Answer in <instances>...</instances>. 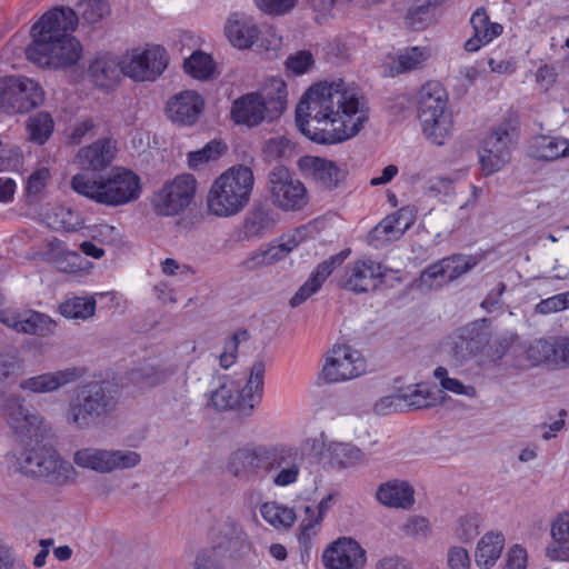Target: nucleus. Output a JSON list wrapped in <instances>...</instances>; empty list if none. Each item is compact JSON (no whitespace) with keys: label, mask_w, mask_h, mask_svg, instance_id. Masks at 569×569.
Returning a JSON list of instances; mask_svg holds the SVG:
<instances>
[{"label":"nucleus","mask_w":569,"mask_h":569,"mask_svg":"<svg viewBox=\"0 0 569 569\" xmlns=\"http://www.w3.org/2000/svg\"><path fill=\"white\" fill-rule=\"evenodd\" d=\"M120 391L109 381H90L77 387L66 411L67 422L89 429L111 417L119 405Z\"/></svg>","instance_id":"nucleus-4"},{"label":"nucleus","mask_w":569,"mask_h":569,"mask_svg":"<svg viewBox=\"0 0 569 569\" xmlns=\"http://www.w3.org/2000/svg\"><path fill=\"white\" fill-rule=\"evenodd\" d=\"M257 7L270 14H283L291 10L298 0H254Z\"/></svg>","instance_id":"nucleus-60"},{"label":"nucleus","mask_w":569,"mask_h":569,"mask_svg":"<svg viewBox=\"0 0 569 569\" xmlns=\"http://www.w3.org/2000/svg\"><path fill=\"white\" fill-rule=\"evenodd\" d=\"M562 146L563 142L560 138L538 136L530 142L529 154L539 160L553 161L562 158Z\"/></svg>","instance_id":"nucleus-40"},{"label":"nucleus","mask_w":569,"mask_h":569,"mask_svg":"<svg viewBox=\"0 0 569 569\" xmlns=\"http://www.w3.org/2000/svg\"><path fill=\"white\" fill-rule=\"evenodd\" d=\"M453 183L450 177H436L427 182V189L433 196L450 197L453 194Z\"/></svg>","instance_id":"nucleus-61"},{"label":"nucleus","mask_w":569,"mask_h":569,"mask_svg":"<svg viewBox=\"0 0 569 569\" xmlns=\"http://www.w3.org/2000/svg\"><path fill=\"white\" fill-rule=\"evenodd\" d=\"M266 365L257 359L250 368L249 379L242 389L233 382L223 383L210 395V405L217 410H234L240 417H249L261 402Z\"/></svg>","instance_id":"nucleus-9"},{"label":"nucleus","mask_w":569,"mask_h":569,"mask_svg":"<svg viewBox=\"0 0 569 569\" xmlns=\"http://www.w3.org/2000/svg\"><path fill=\"white\" fill-rule=\"evenodd\" d=\"M172 373L168 367L148 361L131 369L128 379L140 389H147L164 383Z\"/></svg>","instance_id":"nucleus-32"},{"label":"nucleus","mask_w":569,"mask_h":569,"mask_svg":"<svg viewBox=\"0 0 569 569\" xmlns=\"http://www.w3.org/2000/svg\"><path fill=\"white\" fill-rule=\"evenodd\" d=\"M261 517L272 527L280 529L290 528L296 521L293 509L276 501L264 502L260 507Z\"/></svg>","instance_id":"nucleus-43"},{"label":"nucleus","mask_w":569,"mask_h":569,"mask_svg":"<svg viewBox=\"0 0 569 569\" xmlns=\"http://www.w3.org/2000/svg\"><path fill=\"white\" fill-rule=\"evenodd\" d=\"M555 347L553 369L569 367V338H556Z\"/></svg>","instance_id":"nucleus-63"},{"label":"nucleus","mask_w":569,"mask_h":569,"mask_svg":"<svg viewBox=\"0 0 569 569\" xmlns=\"http://www.w3.org/2000/svg\"><path fill=\"white\" fill-rule=\"evenodd\" d=\"M368 120L363 97L342 81L310 87L296 108V123L311 141L335 144L351 139Z\"/></svg>","instance_id":"nucleus-1"},{"label":"nucleus","mask_w":569,"mask_h":569,"mask_svg":"<svg viewBox=\"0 0 569 569\" xmlns=\"http://www.w3.org/2000/svg\"><path fill=\"white\" fill-rule=\"evenodd\" d=\"M204 108L202 97L192 90H186L173 96L167 103L168 118L181 126H192L197 122Z\"/></svg>","instance_id":"nucleus-24"},{"label":"nucleus","mask_w":569,"mask_h":569,"mask_svg":"<svg viewBox=\"0 0 569 569\" xmlns=\"http://www.w3.org/2000/svg\"><path fill=\"white\" fill-rule=\"evenodd\" d=\"M413 493V488L407 481L391 480L379 486L376 497L383 506L410 509L415 502Z\"/></svg>","instance_id":"nucleus-30"},{"label":"nucleus","mask_w":569,"mask_h":569,"mask_svg":"<svg viewBox=\"0 0 569 569\" xmlns=\"http://www.w3.org/2000/svg\"><path fill=\"white\" fill-rule=\"evenodd\" d=\"M365 371L363 360L358 351L342 345L335 346L326 358L321 378L328 382H340L353 379Z\"/></svg>","instance_id":"nucleus-20"},{"label":"nucleus","mask_w":569,"mask_h":569,"mask_svg":"<svg viewBox=\"0 0 569 569\" xmlns=\"http://www.w3.org/2000/svg\"><path fill=\"white\" fill-rule=\"evenodd\" d=\"M227 147L220 141L212 140L208 142L202 149L191 151L188 153V164L190 168L196 169L202 163L218 159L224 153Z\"/></svg>","instance_id":"nucleus-48"},{"label":"nucleus","mask_w":569,"mask_h":569,"mask_svg":"<svg viewBox=\"0 0 569 569\" xmlns=\"http://www.w3.org/2000/svg\"><path fill=\"white\" fill-rule=\"evenodd\" d=\"M89 74L96 86L110 88L124 76V60L111 54L98 56L89 66Z\"/></svg>","instance_id":"nucleus-29"},{"label":"nucleus","mask_w":569,"mask_h":569,"mask_svg":"<svg viewBox=\"0 0 569 569\" xmlns=\"http://www.w3.org/2000/svg\"><path fill=\"white\" fill-rule=\"evenodd\" d=\"M360 449L350 443L330 442L325 447L321 459L335 468H349L361 461Z\"/></svg>","instance_id":"nucleus-34"},{"label":"nucleus","mask_w":569,"mask_h":569,"mask_svg":"<svg viewBox=\"0 0 569 569\" xmlns=\"http://www.w3.org/2000/svg\"><path fill=\"white\" fill-rule=\"evenodd\" d=\"M303 457L295 447L284 445L269 446L266 467V479L269 478L276 487H288L297 482Z\"/></svg>","instance_id":"nucleus-15"},{"label":"nucleus","mask_w":569,"mask_h":569,"mask_svg":"<svg viewBox=\"0 0 569 569\" xmlns=\"http://www.w3.org/2000/svg\"><path fill=\"white\" fill-rule=\"evenodd\" d=\"M491 331L487 319L476 320L458 328L451 336V355L463 362L476 357L489 343Z\"/></svg>","instance_id":"nucleus-17"},{"label":"nucleus","mask_w":569,"mask_h":569,"mask_svg":"<svg viewBox=\"0 0 569 569\" xmlns=\"http://www.w3.org/2000/svg\"><path fill=\"white\" fill-rule=\"evenodd\" d=\"M86 371L80 367H69L62 370L44 372L20 381L19 388L31 393H51L60 388L78 381Z\"/></svg>","instance_id":"nucleus-22"},{"label":"nucleus","mask_w":569,"mask_h":569,"mask_svg":"<svg viewBox=\"0 0 569 569\" xmlns=\"http://www.w3.org/2000/svg\"><path fill=\"white\" fill-rule=\"evenodd\" d=\"M268 453L269 446H244L230 455L227 469L240 480H264Z\"/></svg>","instance_id":"nucleus-19"},{"label":"nucleus","mask_w":569,"mask_h":569,"mask_svg":"<svg viewBox=\"0 0 569 569\" xmlns=\"http://www.w3.org/2000/svg\"><path fill=\"white\" fill-rule=\"evenodd\" d=\"M22 363L16 351L0 352V397L4 395L7 381L19 375Z\"/></svg>","instance_id":"nucleus-50"},{"label":"nucleus","mask_w":569,"mask_h":569,"mask_svg":"<svg viewBox=\"0 0 569 569\" xmlns=\"http://www.w3.org/2000/svg\"><path fill=\"white\" fill-rule=\"evenodd\" d=\"M306 518L300 525L299 542L306 550L311 547V540L317 535V528L320 522L313 518L315 509L312 506L305 507Z\"/></svg>","instance_id":"nucleus-54"},{"label":"nucleus","mask_w":569,"mask_h":569,"mask_svg":"<svg viewBox=\"0 0 569 569\" xmlns=\"http://www.w3.org/2000/svg\"><path fill=\"white\" fill-rule=\"evenodd\" d=\"M315 64V59L310 51L301 50L290 54L286 60L287 70L295 76H301L308 72Z\"/></svg>","instance_id":"nucleus-55"},{"label":"nucleus","mask_w":569,"mask_h":569,"mask_svg":"<svg viewBox=\"0 0 569 569\" xmlns=\"http://www.w3.org/2000/svg\"><path fill=\"white\" fill-rule=\"evenodd\" d=\"M277 222V213L268 201H256L243 220L246 239L262 237Z\"/></svg>","instance_id":"nucleus-27"},{"label":"nucleus","mask_w":569,"mask_h":569,"mask_svg":"<svg viewBox=\"0 0 569 569\" xmlns=\"http://www.w3.org/2000/svg\"><path fill=\"white\" fill-rule=\"evenodd\" d=\"M211 550L223 558L244 559L252 551V542L240 522L231 517H224L216 521L210 531Z\"/></svg>","instance_id":"nucleus-11"},{"label":"nucleus","mask_w":569,"mask_h":569,"mask_svg":"<svg viewBox=\"0 0 569 569\" xmlns=\"http://www.w3.org/2000/svg\"><path fill=\"white\" fill-rule=\"evenodd\" d=\"M418 118L426 138L442 146L452 136V113L448 107V94L438 81L425 83L417 98Z\"/></svg>","instance_id":"nucleus-8"},{"label":"nucleus","mask_w":569,"mask_h":569,"mask_svg":"<svg viewBox=\"0 0 569 569\" xmlns=\"http://www.w3.org/2000/svg\"><path fill=\"white\" fill-rule=\"evenodd\" d=\"M567 307H569V291L541 300L536 310L539 313L547 315L565 310Z\"/></svg>","instance_id":"nucleus-59"},{"label":"nucleus","mask_w":569,"mask_h":569,"mask_svg":"<svg viewBox=\"0 0 569 569\" xmlns=\"http://www.w3.org/2000/svg\"><path fill=\"white\" fill-rule=\"evenodd\" d=\"M109 450L100 448H82L74 452L73 462L83 469L99 473H109Z\"/></svg>","instance_id":"nucleus-38"},{"label":"nucleus","mask_w":569,"mask_h":569,"mask_svg":"<svg viewBox=\"0 0 569 569\" xmlns=\"http://www.w3.org/2000/svg\"><path fill=\"white\" fill-rule=\"evenodd\" d=\"M445 0H408L405 24L411 30H423L432 21L435 10Z\"/></svg>","instance_id":"nucleus-33"},{"label":"nucleus","mask_w":569,"mask_h":569,"mask_svg":"<svg viewBox=\"0 0 569 569\" xmlns=\"http://www.w3.org/2000/svg\"><path fill=\"white\" fill-rule=\"evenodd\" d=\"M448 566L450 569H469L470 558L462 547H452L448 551Z\"/></svg>","instance_id":"nucleus-64"},{"label":"nucleus","mask_w":569,"mask_h":569,"mask_svg":"<svg viewBox=\"0 0 569 569\" xmlns=\"http://www.w3.org/2000/svg\"><path fill=\"white\" fill-rule=\"evenodd\" d=\"M433 377L439 381L443 390L450 391L456 395H463L470 398L476 396V388L473 386H466L456 378L448 376L447 368L439 366L433 371Z\"/></svg>","instance_id":"nucleus-49"},{"label":"nucleus","mask_w":569,"mask_h":569,"mask_svg":"<svg viewBox=\"0 0 569 569\" xmlns=\"http://www.w3.org/2000/svg\"><path fill=\"white\" fill-rule=\"evenodd\" d=\"M513 143L512 133L503 126L493 129L483 140L482 147L488 150H493L500 153L496 157V163L500 161H509L510 150Z\"/></svg>","instance_id":"nucleus-44"},{"label":"nucleus","mask_w":569,"mask_h":569,"mask_svg":"<svg viewBox=\"0 0 569 569\" xmlns=\"http://www.w3.org/2000/svg\"><path fill=\"white\" fill-rule=\"evenodd\" d=\"M6 421L13 433L22 441H34V446L24 449L11 459L10 469L27 476L44 478L48 482L61 485L69 478L71 466L63 461L50 446L41 445L47 432L44 419L22 405L19 396L8 395L2 400Z\"/></svg>","instance_id":"nucleus-2"},{"label":"nucleus","mask_w":569,"mask_h":569,"mask_svg":"<svg viewBox=\"0 0 569 569\" xmlns=\"http://www.w3.org/2000/svg\"><path fill=\"white\" fill-rule=\"evenodd\" d=\"M550 535L553 543L547 547L550 560L569 561V512L565 511L552 521Z\"/></svg>","instance_id":"nucleus-31"},{"label":"nucleus","mask_w":569,"mask_h":569,"mask_svg":"<svg viewBox=\"0 0 569 569\" xmlns=\"http://www.w3.org/2000/svg\"><path fill=\"white\" fill-rule=\"evenodd\" d=\"M412 218L405 209L387 216L379 224L391 242L401 238V236L411 227Z\"/></svg>","instance_id":"nucleus-47"},{"label":"nucleus","mask_w":569,"mask_h":569,"mask_svg":"<svg viewBox=\"0 0 569 569\" xmlns=\"http://www.w3.org/2000/svg\"><path fill=\"white\" fill-rule=\"evenodd\" d=\"M26 130L29 141L42 146L54 131L53 118L47 111H39L28 118Z\"/></svg>","instance_id":"nucleus-37"},{"label":"nucleus","mask_w":569,"mask_h":569,"mask_svg":"<svg viewBox=\"0 0 569 569\" xmlns=\"http://www.w3.org/2000/svg\"><path fill=\"white\" fill-rule=\"evenodd\" d=\"M197 181L192 174H181L166 183L152 199V206L159 216H176L191 203Z\"/></svg>","instance_id":"nucleus-14"},{"label":"nucleus","mask_w":569,"mask_h":569,"mask_svg":"<svg viewBox=\"0 0 569 569\" xmlns=\"http://www.w3.org/2000/svg\"><path fill=\"white\" fill-rule=\"evenodd\" d=\"M71 188L79 194L108 207H119L136 201L141 194V180L133 171L114 168L107 176L91 178L77 173Z\"/></svg>","instance_id":"nucleus-5"},{"label":"nucleus","mask_w":569,"mask_h":569,"mask_svg":"<svg viewBox=\"0 0 569 569\" xmlns=\"http://www.w3.org/2000/svg\"><path fill=\"white\" fill-rule=\"evenodd\" d=\"M446 399L442 390H431L428 387L417 386L415 389H408L407 392L396 393L381 398L375 405V411L378 415H389L391 412L406 411L408 409H425L435 407Z\"/></svg>","instance_id":"nucleus-16"},{"label":"nucleus","mask_w":569,"mask_h":569,"mask_svg":"<svg viewBox=\"0 0 569 569\" xmlns=\"http://www.w3.org/2000/svg\"><path fill=\"white\" fill-rule=\"evenodd\" d=\"M224 33L233 47L247 49L258 39L259 29L251 17L232 13L224 26Z\"/></svg>","instance_id":"nucleus-28"},{"label":"nucleus","mask_w":569,"mask_h":569,"mask_svg":"<svg viewBox=\"0 0 569 569\" xmlns=\"http://www.w3.org/2000/svg\"><path fill=\"white\" fill-rule=\"evenodd\" d=\"M117 152V141L112 138H101L90 146L81 148L77 153V162L87 171H102L108 168Z\"/></svg>","instance_id":"nucleus-25"},{"label":"nucleus","mask_w":569,"mask_h":569,"mask_svg":"<svg viewBox=\"0 0 569 569\" xmlns=\"http://www.w3.org/2000/svg\"><path fill=\"white\" fill-rule=\"evenodd\" d=\"M248 336L247 331L233 333L224 345V351L219 356L220 366L223 369L231 367L236 360V353L238 350L240 337L246 339Z\"/></svg>","instance_id":"nucleus-58"},{"label":"nucleus","mask_w":569,"mask_h":569,"mask_svg":"<svg viewBox=\"0 0 569 569\" xmlns=\"http://www.w3.org/2000/svg\"><path fill=\"white\" fill-rule=\"evenodd\" d=\"M321 286L318 281L312 278H308L307 281L298 289V291L290 299L291 307H298L307 301L312 295L320 290Z\"/></svg>","instance_id":"nucleus-62"},{"label":"nucleus","mask_w":569,"mask_h":569,"mask_svg":"<svg viewBox=\"0 0 569 569\" xmlns=\"http://www.w3.org/2000/svg\"><path fill=\"white\" fill-rule=\"evenodd\" d=\"M140 455L132 450H109V472L117 469L133 468L140 462Z\"/></svg>","instance_id":"nucleus-52"},{"label":"nucleus","mask_w":569,"mask_h":569,"mask_svg":"<svg viewBox=\"0 0 569 569\" xmlns=\"http://www.w3.org/2000/svg\"><path fill=\"white\" fill-rule=\"evenodd\" d=\"M78 11L88 23H97L110 13L107 0H82L78 3Z\"/></svg>","instance_id":"nucleus-51"},{"label":"nucleus","mask_w":569,"mask_h":569,"mask_svg":"<svg viewBox=\"0 0 569 569\" xmlns=\"http://www.w3.org/2000/svg\"><path fill=\"white\" fill-rule=\"evenodd\" d=\"M287 84L272 78L261 92H250L234 100L231 117L236 123L254 127L278 119L287 108Z\"/></svg>","instance_id":"nucleus-7"},{"label":"nucleus","mask_w":569,"mask_h":569,"mask_svg":"<svg viewBox=\"0 0 569 569\" xmlns=\"http://www.w3.org/2000/svg\"><path fill=\"white\" fill-rule=\"evenodd\" d=\"M322 560L327 569H360L363 567L365 550L350 538H340L323 552Z\"/></svg>","instance_id":"nucleus-23"},{"label":"nucleus","mask_w":569,"mask_h":569,"mask_svg":"<svg viewBox=\"0 0 569 569\" xmlns=\"http://www.w3.org/2000/svg\"><path fill=\"white\" fill-rule=\"evenodd\" d=\"M78 14L71 8L59 7L46 12L31 28L32 42L26 49L29 61L41 68L74 66L82 53L81 43L71 36Z\"/></svg>","instance_id":"nucleus-3"},{"label":"nucleus","mask_w":569,"mask_h":569,"mask_svg":"<svg viewBox=\"0 0 569 569\" xmlns=\"http://www.w3.org/2000/svg\"><path fill=\"white\" fill-rule=\"evenodd\" d=\"M480 260V256L461 253L442 258L422 271L421 282L430 288L433 287V281H437L439 286L452 282L472 270Z\"/></svg>","instance_id":"nucleus-21"},{"label":"nucleus","mask_w":569,"mask_h":569,"mask_svg":"<svg viewBox=\"0 0 569 569\" xmlns=\"http://www.w3.org/2000/svg\"><path fill=\"white\" fill-rule=\"evenodd\" d=\"M20 318L18 333L46 337L52 333L56 327L54 321L50 317L34 310H22Z\"/></svg>","instance_id":"nucleus-36"},{"label":"nucleus","mask_w":569,"mask_h":569,"mask_svg":"<svg viewBox=\"0 0 569 569\" xmlns=\"http://www.w3.org/2000/svg\"><path fill=\"white\" fill-rule=\"evenodd\" d=\"M555 348V338L537 339L525 349L526 360L531 367L546 365L553 369Z\"/></svg>","instance_id":"nucleus-41"},{"label":"nucleus","mask_w":569,"mask_h":569,"mask_svg":"<svg viewBox=\"0 0 569 569\" xmlns=\"http://www.w3.org/2000/svg\"><path fill=\"white\" fill-rule=\"evenodd\" d=\"M254 186L253 171L242 164L233 166L216 178L207 196L209 211L220 218L241 212L249 203Z\"/></svg>","instance_id":"nucleus-6"},{"label":"nucleus","mask_w":569,"mask_h":569,"mask_svg":"<svg viewBox=\"0 0 569 569\" xmlns=\"http://www.w3.org/2000/svg\"><path fill=\"white\" fill-rule=\"evenodd\" d=\"M290 149V140L283 136L270 138L263 144L262 152L266 161H276L284 157Z\"/></svg>","instance_id":"nucleus-56"},{"label":"nucleus","mask_w":569,"mask_h":569,"mask_svg":"<svg viewBox=\"0 0 569 569\" xmlns=\"http://www.w3.org/2000/svg\"><path fill=\"white\" fill-rule=\"evenodd\" d=\"M183 69L188 74L196 79L207 80L213 73L214 63L209 54L202 51H194L184 60Z\"/></svg>","instance_id":"nucleus-46"},{"label":"nucleus","mask_w":569,"mask_h":569,"mask_svg":"<svg viewBox=\"0 0 569 569\" xmlns=\"http://www.w3.org/2000/svg\"><path fill=\"white\" fill-rule=\"evenodd\" d=\"M59 311L66 318L86 320L94 315L96 299L93 297H72L60 303Z\"/></svg>","instance_id":"nucleus-45"},{"label":"nucleus","mask_w":569,"mask_h":569,"mask_svg":"<svg viewBox=\"0 0 569 569\" xmlns=\"http://www.w3.org/2000/svg\"><path fill=\"white\" fill-rule=\"evenodd\" d=\"M0 569H29L14 549L0 539Z\"/></svg>","instance_id":"nucleus-57"},{"label":"nucleus","mask_w":569,"mask_h":569,"mask_svg":"<svg viewBox=\"0 0 569 569\" xmlns=\"http://www.w3.org/2000/svg\"><path fill=\"white\" fill-rule=\"evenodd\" d=\"M349 251H341L326 259L316 267L311 272L310 278L315 279V281H318L319 284L322 286L332 271L346 260Z\"/></svg>","instance_id":"nucleus-53"},{"label":"nucleus","mask_w":569,"mask_h":569,"mask_svg":"<svg viewBox=\"0 0 569 569\" xmlns=\"http://www.w3.org/2000/svg\"><path fill=\"white\" fill-rule=\"evenodd\" d=\"M429 58L428 50L420 47H411L400 52L390 66L391 76L419 69Z\"/></svg>","instance_id":"nucleus-42"},{"label":"nucleus","mask_w":569,"mask_h":569,"mask_svg":"<svg viewBox=\"0 0 569 569\" xmlns=\"http://www.w3.org/2000/svg\"><path fill=\"white\" fill-rule=\"evenodd\" d=\"M299 163L323 190L336 189L346 178V172L331 160L309 156L300 159Z\"/></svg>","instance_id":"nucleus-26"},{"label":"nucleus","mask_w":569,"mask_h":569,"mask_svg":"<svg viewBox=\"0 0 569 569\" xmlns=\"http://www.w3.org/2000/svg\"><path fill=\"white\" fill-rule=\"evenodd\" d=\"M167 64V51L161 46H149L144 50L134 49L128 59H124V76L136 81H154Z\"/></svg>","instance_id":"nucleus-18"},{"label":"nucleus","mask_w":569,"mask_h":569,"mask_svg":"<svg viewBox=\"0 0 569 569\" xmlns=\"http://www.w3.org/2000/svg\"><path fill=\"white\" fill-rule=\"evenodd\" d=\"M267 188L272 204L284 211H298L307 204L305 184L283 166L278 164L270 170Z\"/></svg>","instance_id":"nucleus-12"},{"label":"nucleus","mask_w":569,"mask_h":569,"mask_svg":"<svg viewBox=\"0 0 569 569\" xmlns=\"http://www.w3.org/2000/svg\"><path fill=\"white\" fill-rule=\"evenodd\" d=\"M44 100V92L34 80L23 76L0 78V110L7 114L28 113Z\"/></svg>","instance_id":"nucleus-10"},{"label":"nucleus","mask_w":569,"mask_h":569,"mask_svg":"<svg viewBox=\"0 0 569 569\" xmlns=\"http://www.w3.org/2000/svg\"><path fill=\"white\" fill-rule=\"evenodd\" d=\"M295 248V243H292V246L278 243L272 244L267 249L257 250L243 261V267L248 270H253L263 266L272 264L283 259Z\"/></svg>","instance_id":"nucleus-39"},{"label":"nucleus","mask_w":569,"mask_h":569,"mask_svg":"<svg viewBox=\"0 0 569 569\" xmlns=\"http://www.w3.org/2000/svg\"><path fill=\"white\" fill-rule=\"evenodd\" d=\"M505 546L501 533L488 532L478 542L476 550V563L480 568H490L500 558Z\"/></svg>","instance_id":"nucleus-35"},{"label":"nucleus","mask_w":569,"mask_h":569,"mask_svg":"<svg viewBox=\"0 0 569 569\" xmlns=\"http://www.w3.org/2000/svg\"><path fill=\"white\" fill-rule=\"evenodd\" d=\"M391 269L371 258L349 262L340 278V287L353 293L376 291L386 282Z\"/></svg>","instance_id":"nucleus-13"}]
</instances>
